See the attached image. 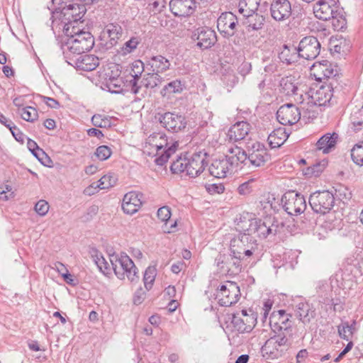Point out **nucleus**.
I'll return each mask as SVG.
<instances>
[{
  "mask_svg": "<svg viewBox=\"0 0 363 363\" xmlns=\"http://www.w3.org/2000/svg\"><path fill=\"white\" fill-rule=\"evenodd\" d=\"M334 83L328 82L320 86L318 89H310L308 92L304 94L309 103L317 104L318 106H325L329 103L333 96V91H335Z\"/></svg>",
  "mask_w": 363,
  "mask_h": 363,
  "instance_id": "obj_13",
  "label": "nucleus"
},
{
  "mask_svg": "<svg viewBox=\"0 0 363 363\" xmlns=\"http://www.w3.org/2000/svg\"><path fill=\"white\" fill-rule=\"evenodd\" d=\"M298 102L300 103L298 108H300L303 118L313 119L317 117V107L318 106L317 104L309 103V100H307L305 96Z\"/></svg>",
  "mask_w": 363,
  "mask_h": 363,
  "instance_id": "obj_39",
  "label": "nucleus"
},
{
  "mask_svg": "<svg viewBox=\"0 0 363 363\" xmlns=\"http://www.w3.org/2000/svg\"><path fill=\"white\" fill-rule=\"evenodd\" d=\"M337 138L338 135L336 133H326L318 140L316 147L324 154H327L335 147Z\"/></svg>",
  "mask_w": 363,
  "mask_h": 363,
  "instance_id": "obj_36",
  "label": "nucleus"
},
{
  "mask_svg": "<svg viewBox=\"0 0 363 363\" xmlns=\"http://www.w3.org/2000/svg\"><path fill=\"white\" fill-rule=\"evenodd\" d=\"M325 167V162L324 161H323V163H316L308 167L305 174L307 175L318 177L323 171Z\"/></svg>",
  "mask_w": 363,
  "mask_h": 363,
  "instance_id": "obj_55",
  "label": "nucleus"
},
{
  "mask_svg": "<svg viewBox=\"0 0 363 363\" xmlns=\"http://www.w3.org/2000/svg\"><path fill=\"white\" fill-rule=\"evenodd\" d=\"M141 43V38L139 36H133L127 40L121 48V53L126 55L133 52Z\"/></svg>",
  "mask_w": 363,
  "mask_h": 363,
  "instance_id": "obj_43",
  "label": "nucleus"
},
{
  "mask_svg": "<svg viewBox=\"0 0 363 363\" xmlns=\"http://www.w3.org/2000/svg\"><path fill=\"white\" fill-rule=\"evenodd\" d=\"M279 58L282 62L287 65L297 62L300 58L298 48L294 45H284L279 52Z\"/></svg>",
  "mask_w": 363,
  "mask_h": 363,
  "instance_id": "obj_35",
  "label": "nucleus"
},
{
  "mask_svg": "<svg viewBox=\"0 0 363 363\" xmlns=\"http://www.w3.org/2000/svg\"><path fill=\"white\" fill-rule=\"evenodd\" d=\"M85 6L83 4H69L62 8L61 13L63 16V20L60 23V29L61 26L69 23L73 26H77L79 20L84 16L85 13Z\"/></svg>",
  "mask_w": 363,
  "mask_h": 363,
  "instance_id": "obj_18",
  "label": "nucleus"
},
{
  "mask_svg": "<svg viewBox=\"0 0 363 363\" xmlns=\"http://www.w3.org/2000/svg\"><path fill=\"white\" fill-rule=\"evenodd\" d=\"M144 69V63L140 60L134 61L130 65L129 74L132 79L129 81V86H130L131 93L134 94L140 93V86H139V80L142 77Z\"/></svg>",
  "mask_w": 363,
  "mask_h": 363,
  "instance_id": "obj_26",
  "label": "nucleus"
},
{
  "mask_svg": "<svg viewBox=\"0 0 363 363\" xmlns=\"http://www.w3.org/2000/svg\"><path fill=\"white\" fill-rule=\"evenodd\" d=\"M293 334L286 331L277 333L268 339L262 347V352L272 359L284 357L293 345Z\"/></svg>",
  "mask_w": 363,
  "mask_h": 363,
  "instance_id": "obj_6",
  "label": "nucleus"
},
{
  "mask_svg": "<svg viewBox=\"0 0 363 363\" xmlns=\"http://www.w3.org/2000/svg\"><path fill=\"white\" fill-rule=\"evenodd\" d=\"M315 16L322 21H332L335 30H342L346 28L347 21L345 12L338 4V0H318L313 6Z\"/></svg>",
  "mask_w": 363,
  "mask_h": 363,
  "instance_id": "obj_3",
  "label": "nucleus"
},
{
  "mask_svg": "<svg viewBox=\"0 0 363 363\" xmlns=\"http://www.w3.org/2000/svg\"><path fill=\"white\" fill-rule=\"evenodd\" d=\"M184 267V263L182 261L177 262L172 265L171 270L174 274H179Z\"/></svg>",
  "mask_w": 363,
  "mask_h": 363,
  "instance_id": "obj_64",
  "label": "nucleus"
},
{
  "mask_svg": "<svg viewBox=\"0 0 363 363\" xmlns=\"http://www.w3.org/2000/svg\"><path fill=\"white\" fill-rule=\"evenodd\" d=\"M345 264L350 267V272H353L352 267L357 269L360 273L363 272V257L357 255V257L351 256L346 258Z\"/></svg>",
  "mask_w": 363,
  "mask_h": 363,
  "instance_id": "obj_47",
  "label": "nucleus"
},
{
  "mask_svg": "<svg viewBox=\"0 0 363 363\" xmlns=\"http://www.w3.org/2000/svg\"><path fill=\"white\" fill-rule=\"evenodd\" d=\"M283 89L287 95L294 96L296 101L302 99L304 96V94H303L302 91H300L298 87L294 83L288 82V80L284 83Z\"/></svg>",
  "mask_w": 363,
  "mask_h": 363,
  "instance_id": "obj_45",
  "label": "nucleus"
},
{
  "mask_svg": "<svg viewBox=\"0 0 363 363\" xmlns=\"http://www.w3.org/2000/svg\"><path fill=\"white\" fill-rule=\"evenodd\" d=\"M110 261L118 279H124L126 277L131 282L138 281V269L125 253L121 252L119 255H112L110 256Z\"/></svg>",
  "mask_w": 363,
  "mask_h": 363,
  "instance_id": "obj_7",
  "label": "nucleus"
},
{
  "mask_svg": "<svg viewBox=\"0 0 363 363\" xmlns=\"http://www.w3.org/2000/svg\"><path fill=\"white\" fill-rule=\"evenodd\" d=\"M313 67L319 75L327 78L329 82L333 83V82L335 81V77L338 73L337 65L332 64L328 60H323L322 62L314 63Z\"/></svg>",
  "mask_w": 363,
  "mask_h": 363,
  "instance_id": "obj_28",
  "label": "nucleus"
},
{
  "mask_svg": "<svg viewBox=\"0 0 363 363\" xmlns=\"http://www.w3.org/2000/svg\"><path fill=\"white\" fill-rule=\"evenodd\" d=\"M298 51L300 58L307 60L315 59L320 51V43L314 36H306L299 43Z\"/></svg>",
  "mask_w": 363,
  "mask_h": 363,
  "instance_id": "obj_16",
  "label": "nucleus"
},
{
  "mask_svg": "<svg viewBox=\"0 0 363 363\" xmlns=\"http://www.w3.org/2000/svg\"><path fill=\"white\" fill-rule=\"evenodd\" d=\"M242 259V258L230 252L229 255H218L215 259V263L220 273L233 276L241 272Z\"/></svg>",
  "mask_w": 363,
  "mask_h": 363,
  "instance_id": "obj_14",
  "label": "nucleus"
},
{
  "mask_svg": "<svg viewBox=\"0 0 363 363\" xmlns=\"http://www.w3.org/2000/svg\"><path fill=\"white\" fill-rule=\"evenodd\" d=\"M89 254L99 271L103 274H106V270L108 269V263L103 257L101 252L97 249L92 247L89 250Z\"/></svg>",
  "mask_w": 363,
  "mask_h": 363,
  "instance_id": "obj_40",
  "label": "nucleus"
},
{
  "mask_svg": "<svg viewBox=\"0 0 363 363\" xmlns=\"http://www.w3.org/2000/svg\"><path fill=\"white\" fill-rule=\"evenodd\" d=\"M49 210L48 203L45 200H40L38 201L35 206V211L36 213L43 216L47 214Z\"/></svg>",
  "mask_w": 363,
  "mask_h": 363,
  "instance_id": "obj_56",
  "label": "nucleus"
},
{
  "mask_svg": "<svg viewBox=\"0 0 363 363\" xmlns=\"http://www.w3.org/2000/svg\"><path fill=\"white\" fill-rule=\"evenodd\" d=\"M279 224L274 217H267L264 220L251 219L241 222L240 230L248 232L255 238H266L278 233Z\"/></svg>",
  "mask_w": 363,
  "mask_h": 363,
  "instance_id": "obj_5",
  "label": "nucleus"
},
{
  "mask_svg": "<svg viewBox=\"0 0 363 363\" xmlns=\"http://www.w3.org/2000/svg\"><path fill=\"white\" fill-rule=\"evenodd\" d=\"M117 182V178L113 174H108L102 177L96 184L99 189H106L113 186Z\"/></svg>",
  "mask_w": 363,
  "mask_h": 363,
  "instance_id": "obj_48",
  "label": "nucleus"
},
{
  "mask_svg": "<svg viewBox=\"0 0 363 363\" xmlns=\"http://www.w3.org/2000/svg\"><path fill=\"white\" fill-rule=\"evenodd\" d=\"M104 37L108 38L111 46L118 43L119 39L122 37L123 31L121 25L117 23H110L105 26L103 32Z\"/></svg>",
  "mask_w": 363,
  "mask_h": 363,
  "instance_id": "obj_33",
  "label": "nucleus"
},
{
  "mask_svg": "<svg viewBox=\"0 0 363 363\" xmlns=\"http://www.w3.org/2000/svg\"><path fill=\"white\" fill-rule=\"evenodd\" d=\"M62 31L67 39L62 44V50L67 59H70L72 54L81 55L90 50L94 45L91 33L77 26L67 23L63 26Z\"/></svg>",
  "mask_w": 363,
  "mask_h": 363,
  "instance_id": "obj_1",
  "label": "nucleus"
},
{
  "mask_svg": "<svg viewBox=\"0 0 363 363\" xmlns=\"http://www.w3.org/2000/svg\"><path fill=\"white\" fill-rule=\"evenodd\" d=\"M339 194V198L343 203L348 201L351 199V192L346 188H341L337 191Z\"/></svg>",
  "mask_w": 363,
  "mask_h": 363,
  "instance_id": "obj_62",
  "label": "nucleus"
},
{
  "mask_svg": "<svg viewBox=\"0 0 363 363\" xmlns=\"http://www.w3.org/2000/svg\"><path fill=\"white\" fill-rule=\"evenodd\" d=\"M301 116L300 108L292 104L282 105L277 112L278 121L284 125L296 123L300 120Z\"/></svg>",
  "mask_w": 363,
  "mask_h": 363,
  "instance_id": "obj_20",
  "label": "nucleus"
},
{
  "mask_svg": "<svg viewBox=\"0 0 363 363\" xmlns=\"http://www.w3.org/2000/svg\"><path fill=\"white\" fill-rule=\"evenodd\" d=\"M8 128L11 130V133L12 135L14 137V138L18 141L23 143L24 142L25 139V135L19 130L17 126L12 123L11 125L9 126Z\"/></svg>",
  "mask_w": 363,
  "mask_h": 363,
  "instance_id": "obj_57",
  "label": "nucleus"
},
{
  "mask_svg": "<svg viewBox=\"0 0 363 363\" xmlns=\"http://www.w3.org/2000/svg\"><path fill=\"white\" fill-rule=\"evenodd\" d=\"M309 203L314 212L325 214L333 208L335 197L328 191H316L310 196Z\"/></svg>",
  "mask_w": 363,
  "mask_h": 363,
  "instance_id": "obj_12",
  "label": "nucleus"
},
{
  "mask_svg": "<svg viewBox=\"0 0 363 363\" xmlns=\"http://www.w3.org/2000/svg\"><path fill=\"white\" fill-rule=\"evenodd\" d=\"M206 191L211 194H222L225 187L222 184H211L206 186Z\"/></svg>",
  "mask_w": 363,
  "mask_h": 363,
  "instance_id": "obj_59",
  "label": "nucleus"
},
{
  "mask_svg": "<svg viewBox=\"0 0 363 363\" xmlns=\"http://www.w3.org/2000/svg\"><path fill=\"white\" fill-rule=\"evenodd\" d=\"M351 157L356 164L363 166V142L353 147L351 150Z\"/></svg>",
  "mask_w": 363,
  "mask_h": 363,
  "instance_id": "obj_49",
  "label": "nucleus"
},
{
  "mask_svg": "<svg viewBox=\"0 0 363 363\" xmlns=\"http://www.w3.org/2000/svg\"><path fill=\"white\" fill-rule=\"evenodd\" d=\"M163 81V78L157 72H148L143 75L139 80V86L140 89L145 87L146 89H153L160 84Z\"/></svg>",
  "mask_w": 363,
  "mask_h": 363,
  "instance_id": "obj_38",
  "label": "nucleus"
},
{
  "mask_svg": "<svg viewBox=\"0 0 363 363\" xmlns=\"http://www.w3.org/2000/svg\"><path fill=\"white\" fill-rule=\"evenodd\" d=\"M337 331L341 338L349 341L352 337L354 328L352 325H349L348 323L345 322L338 325Z\"/></svg>",
  "mask_w": 363,
  "mask_h": 363,
  "instance_id": "obj_46",
  "label": "nucleus"
},
{
  "mask_svg": "<svg viewBox=\"0 0 363 363\" xmlns=\"http://www.w3.org/2000/svg\"><path fill=\"white\" fill-rule=\"evenodd\" d=\"M250 124L246 121H239L233 125L228 132L229 140L238 142L244 140L250 130Z\"/></svg>",
  "mask_w": 363,
  "mask_h": 363,
  "instance_id": "obj_29",
  "label": "nucleus"
},
{
  "mask_svg": "<svg viewBox=\"0 0 363 363\" xmlns=\"http://www.w3.org/2000/svg\"><path fill=\"white\" fill-rule=\"evenodd\" d=\"M208 155L199 151L186 157H178L172 162L170 167L171 171L174 174L186 172L191 177L200 175L208 164Z\"/></svg>",
  "mask_w": 363,
  "mask_h": 363,
  "instance_id": "obj_4",
  "label": "nucleus"
},
{
  "mask_svg": "<svg viewBox=\"0 0 363 363\" xmlns=\"http://www.w3.org/2000/svg\"><path fill=\"white\" fill-rule=\"evenodd\" d=\"M295 313L303 324L309 323L315 316V312L309 303L302 301L295 306Z\"/></svg>",
  "mask_w": 363,
  "mask_h": 363,
  "instance_id": "obj_32",
  "label": "nucleus"
},
{
  "mask_svg": "<svg viewBox=\"0 0 363 363\" xmlns=\"http://www.w3.org/2000/svg\"><path fill=\"white\" fill-rule=\"evenodd\" d=\"M184 89V84L179 79L170 82L160 91L162 96H169L170 94L181 93Z\"/></svg>",
  "mask_w": 363,
  "mask_h": 363,
  "instance_id": "obj_41",
  "label": "nucleus"
},
{
  "mask_svg": "<svg viewBox=\"0 0 363 363\" xmlns=\"http://www.w3.org/2000/svg\"><path fill=\"white\" fill-rule=\"evenodd\" d=\"M228 152L229 155L224 157L232 163V168L234 171H237V167L239 163L247 165V152L241 147L238 146L230 147L228 150Z\"/></svg>",
  "mask_w": 363,
  "mask_h": 363,
  "instance_id": "obj_31",
  "label": "nucleus"
},
{
  "mask_svg": "<svg viewBox=\"0 0 363 363\" xmlns=\"http://www.w3.org/2000/svg\"><path fill=\"white\" fill-rule=\"evenodd\" d=\"M254 179H250L247 182H245L241 184L238 188V192L240 195H247L252 191V186H250V183L253 182Z\"/></svg>",
  "mask_w": 363,
  "mask_h": 363,
  "instance_id": "obj_60",
  "label": "nucleus"
},
{
  "mask_svg": "<svg viewBox=\"0 0 363 363\" xmlns=\"http://www.w3.org/2000/svg\"><path fill=\"white\" fill-rule=\"evenodd\" d=\"M196 0H172L170 6L177 7L179 12H174L176 16H189L191 14L196 8Z\"/></svg>",
  "mask_w": 363,
  "mask_h": 363,
  "instance_id": "obj_34",
  "label": "nucleus"
},
{
  "mask_svg": "<svg viewBox=\"0 0 363 363\" xmlns=\"http://www.w3.org/2000/svg\"><path fill=\"white\" fill-rule=\"evenodd\" d=\"M291 318V315L284 310L274 311L269 317V325L274 331L278 330V333L287 331L289 334H292Z\"/></svg>",
  "mask_w": 363,
  "mask_h": 363,
  "instance_id": "obj_21",
  "label": "nucleus"
},
{
  "mask_svg": "<svg viewBox=\"0 0 363 363\" xmlns=\"http://www.w3.org/2000/svg\"><path fill=\"white\" fill-rule=\"evenodd\" d=\"M142 194L136 191H130L123 199L122 209L126 214L136 213L142 206Z\"/></svg>",
  "mask_w": 363,
  "mask_h": 363,
  "instance_id": "obj_27",
  "label": "nucleus"
},
{
  "mask_svg": "<svg viewBox=\"0 0 363 363\" xmlns=\"http://www.w3.org/2000/svg\"><path fill=\"white\" fill-rule=\"evenodd\" d=\"M157 217L162 222H167L171 217L170 208L168 206H163L158 209Z\"/></svg>",
  "mask_w": 363,
  "mask_h": 363,
  "instance_id": "obj_58",
  "label": "nucleus"
},
{
  "mask_svg": "<svg viewBox=\"0 0 363 363\" xmlns=\"http://www.w3.org/2000/svg\"><path fill=\"white\" fill-rule=\"evenodd\" d=\"M91 123L93 125L98 128H108L111 125V119L101 114L94 115L91 118Z\"/></svg>",
  "mask_w": 363,
  "mask_h": 363,
  "instance_id": "obj_51",
  "label": "nucleus"
},
{
  "mask_svg": "<svg viewBox=\"0 0 363 363\" xmlns=\"http://www.w3.org/2000/svg\"><path fill=\"white\" fill-rule=\"evenodd\" d=\"M271 16L277 21H284L292 14L291 3L289 0H272L270 4Z\"/></svg>",
  "mask_w": 363,
  "mask_h": 363,
  "instance_id": "obj_22",
  "label": "nucleus"
},
{
  "mask_svg": "<svg viewBox=\"0 0 363 363\" xmlns=\"http://www.w3.org/2000/svg\"><path fill=\"white\" fill-rule=\"evenodd\" d=\"M194 36H196L198 40L196 46L201 50L209 49L217 42L216 32L208 27L198 28Z\"/></svg>",
  "mask_w": 363,
  "mask_h": 363,
  "instance_id": "obj_23",
  "label": "nucleus"
},
{
  "mask_svg": "<svg viewBox=\"0 0 363 363\" xmlns=\"http://www.w3.org/2000/svg\"><path fill=\"white\" fill-rule=\"evenodd\" d=\"M281 203L284 211L291 216H298L306 208L304 196L294 191L286 192L281 197Z\"/></svg>",
  "mask_w": 363,
  "mask_h": 363,
  "instance_id": "obj_11",
  "label": "nucleus"
},
{
  "mask_svg": "<svg viewBox=\"0 0 363 363\" xmlns=\"http://www.w3.org/2000/svg\"><path fill=\"white\" fill-rule=\"evenodd\" d=\"M27 146L32 154L42 163L45 164L44 158L49 160L46 153L40 148L38 144L33 140L28 138Z\"/></svg>",
  "mask_w": 363,
  "mask_h": 363,
  "instance_id": "obj_44",
  "label": "nucleus"
},
{
  "mask_svg": "<svg viewBox=\"0 0 363 363\" xmlns=\"http://www.w3.org/2000/svg\"><path fill=\"white\" fill-rule=\"evenodd\" d=\"M156 276V269L154 267H149L144 273L143 281L145 286L147 290L152 288V284Z\"/></svg>",
  "mask_w": 363,
  "mask_h": 363,
  "instance_id": "obj_52",
  "label": "nucleus"
},
{
  "mask_svg": "<svg viewBox=\"0 0 363 363\" xmlns=\"http://www.w3.org/2000/svg\"><path fill=\"white\" fill-rule=\"evenodd\" d=\"M216 296L220 306H230L240 298V287L234 281H225L218 287Z\"/></svg>",
  "mask_w": 363,
  "mask_h": 363,
  "instance_id": "obj_10",
  "label": "nucleus"
},
{
  "mask_svg": "<svg viewBox=\"0 0 363 363\" xmlns=\"http://www.w3.org/2000/svg\"><path fill=\"white\" fill-rule=\"evenodd\" d=\"M104 85L108 89V91L114 93L118 94L123 91V82L121 78L116 76H110L108 78L106 79V82Z\"/></svg>",
  "mask_w": 363,
  "mask_h": 363,
  "instance_id": "obj_42",
  "label": "nucleus"
},
{
  "mask_svg": "<svg viewBox=\"0 0 363 363\" xmlns=\"http://www.w3.org/2000/svg\"><path fill=\"white\" fill-rule=\"evenodd\" d=\"M289 134L284 128L274 130L268 136V143L272 148L280 147L287 140Z\"/></svg>",
  "mask_w": 363,
  "mask_h": 363,
  "instance_id": "obj_37",
  "label": "nucleus"
},
{
  "mask_svg": "<svg viewBox=\"0 0 363 363\" xmlns=\"http://www.w3.org/2000/svg\"><path fill=\"white\" fill-rule=\"evenodd\" d=\"M227 328L238 333H250L257 323V314L252 311L242 310L240 312L228 315Z\"/></svg>",
  "mask_w": 363,
  "mask_h": 363,
  "instance_id": "obj_8",
  "label": "nucleus"
},
{
  "mask_svg": "<svg viewBox=\"0 0 363 363\" xmlns=\"http://www.w3.org/2000/svg\"><path fill=\"white\" fill-rule=\"evenodd\" d=\"M158 120L164 128L172 133H177L186 125V119L182 115L172 112L159 114Z\"/></svg>",
  "mask_w": 363,
  "mask_h": 363,
  "instance_id": "obj_19",
  "label": "nucleus"
},
{
  "mask_svg": "<svg viewBox=\"0 0 363 363\" xmlns=\"http://www.w3.org/2000/svg\"><path fill=\"white\" fill-rule=\"evenodd\" d=\"M111 150L110 147L106 145H101L96 148V155L100 160H106L111 155Z\"/></svg>",
  "mask_w": 363,
  "mask_h": 363,
  "instance_id": "obj_53",
  "label": "nucleus"
},
{
  "mask_svg": "<svg viewBox=\"0 0 363 363\" xmlns=\"http://www.w3.org/2000/svg\"><path fill=\"white\" fill-rule=\"evenodd\" d=\"M21 118L28 121L33 122L38 118L37 110L31 106H26L19 110Z\"/></svg>",
  "mask_w": 363,
  "mask_h": 363,
  "instance_id": "obj_50",
  "label": "nucleus"
},
{
  "mask_svg": "<svg viewBox=\"0 0 363 363\" xmlns=\"http://www.w3.org/2000/svg\"><path fill=\"white\" fill-rule=\"evenodd\" d=\"M222 81L227 86L232 88L238 84V78L233 72H228L223 75Z\"/></svg>",
  "mask_w": 363,
  "mask_h": 363,
  "instance_id": "obj_54",
  "label": "nucleus"
},
{
  "mask_svg": "<svg viewBox=\"0 0 363 363\" xmlns=\"http://www.w3.org/2000/svg\"><path fill=\"white\" fill-rule=\"evenodd\" d=\"M178 146L177 141L169 142L164 133H154L146 140L145 152L156 156L155 162L162 166L176 152Z\"/></svg>",
  "mask_w": 363,
  "mask_h": 363,
  "instance_id": "obj_2",
  "label": "nucleus"
},
{
  "mask_svg": "<svg viewBox=\"0 0 363 363\" xmlns=\"http://www.w3.org/2000/svg\"><path fill=\"white\" fill-rule=\"evenodd\" d=\"M238 20L232 12H224L217 20V28L220 33L226 38L233 36L237 31Z\"/></svg>",
  "mask_w": 363,
  "mask_h": 363,
  "instance_id": "obj_17",
  "label": "nucleus"
},
{
  "mask_svg": "<svg viewBox=\"0 0 363 363\" xmlns=\"http://www.w3.org/2000/svg\"><path fill=\"white\" fill-rule=\"evenodd\" d=\"M252 69L251 63L247 61H244L238 67V72L243 77L248 74Z\"/></svg>",
  "mask_w": 363,
  "mask_h": 363,
  "instance_id": "obj_61",
  "label": "nucleus"
},
{
  "mask_svg": "<svg viewBox=\"0 0 363 363\" xmlns=\"http://www.w3.org/2000/svg\"><path fill=\"white\" fill-rule=\"evenodd\" d=\"M208 172L211 176L221 179L231 174L234 170L232 168V163L223 157L214 160L208 168Z\"/></svg>",
  "mask_w": 363,
  "mask_h": 363,
  "instance_id": "obj_24",
  "label": "nucleus"
},
{
  "mask_svg": "<svg viewBox=\"0 0 363 363\" xmlns=\"http://www.w3.org/2000/svg\"><path fill=\"white\" fill-rule=\"evenodd\" d=\"M71 61H67L69 65L74 66L77 69L86 72L94 70L99 65V59L94 55H81L74 60L70 57Z\"/></svg>",
  "mask_w": 363,
  "mask_h": 363,
  "instance_id": "obj_25",
  "label": "nucleus"
},
{
  "mask_svg": "<svg viewBox=\"0 0 363 363\" xmlns=\"http://www.w3.org/2000/svg\"><path fill=\"white\" fill-rule=\"evenodd\" d=\"M238 225L240 233L238 237L231 239L230 251L243 259L244 256L250 257L257 250V240L248 232L240 230L241 224Z\"/></svg>",
  "mask_w": 363,
  "mask_h": 363,
  "instance_id": "obj_9",
  "label": "nucleus"
},
{
  "mask_svg": "<svg viewBox=\"0 0 363 363\" xmlns=\"http://www.w3.org/2000/svg\"><path fill=\"white\" fill-rule=\"evenodd\" d=\"M44 102L52 108H58L60 107V103L55 99L44 96Z\"/></svg>",
  "mask_w": 363,
  "mask_h": 363,
  "instance_id": "obj_63",
  "label": "nucleus"
},
{
  "mask_svg": "<svg viewBox=\"0 0 363 363\" xmlns=\"http://www.w3.org/2000/svg\"><path fill=\"white\" fill-rule=\"evenodd\" d=\"M147 65L150 66L152 72L158 74L167 72L171 67L170 61L162 55L151 56L147 61Z\"/></svg>",
  "mask_w": 363,
  "mask_h": 363,
  "instance_id": "obj_30",
  "label": "nucleus"
},
{
  "mask_svg": "<svg viewBox=\"0 0 363 363\" xmlns=\"http://www.w3.org/2000/svg\"><path fill=\"white\" fill-rule=\"evenodd\" d=\"M270 159L264 146L259 142H255L249 146L247 152V166L259 167L263 166Z\"/></svg>",
  "mask_w": 363,
  "mask_h": 363,
  "instance_id": "obj_15",
  "label": "nucleus"
}]
</instances>
